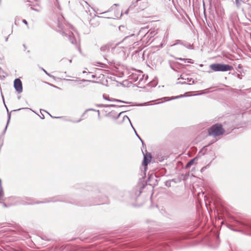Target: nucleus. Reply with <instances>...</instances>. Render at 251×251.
<instances>
[{"label":"nucleus","mask_w":251,"mask_h":251,"mask_svg":"<svg viewBox=\"0 0 251 251\" xmlns=\"http://www.w3.org/2000/svg\"><path fill=\"white\" fill-rule=\"evenodd\" d=\"M139 45V42H134L131 46H130L129 50L131 51L132 49H137Z\"/></svg>","instance_id":"obj_30"},{"label":"nucleus","mask_w":251,"mask_h":251,"mask_svg":"<svg viewBox=\"0 0 251 251\" xmlns=\"http://www.w3.org/2000/svg\"><path fill=\"white\" fill-rule=\"evenodd\" d=\"M44 111L48 113L52 118H56V119H61V118H63V117H53L51 115H50L47 111H46V110H44Z\"/></svg>","instance_id":"obj_46"},{"label":"nucleus","mask_w":251,"mask_h":251,"mask_svg":"<svg viewBox=\"0 0 251 251\" xmlns=\"http://www.w3.org/2000/svg\"><path fill=\"white\" fill-rule=\"evenodd\" d=\"M68 39L70 42L73 44H76V40L75 37L74 33L70 32L68 35Z\"/></svg>","instance_id":"obj_24"},{"label":"nucleus","mask_w":251,"mask_h":251,"mask_svg":"<svg viewBox=\"0 0 251 251\" xmlns=\"http://www.w3.org/2000/svg\"><path fill=\"white\" fill-rule=\"evenodd\" d=\"M180 77L181 79H183V80H187L188 82H191V81H192V84H194V83H195V81H194V80H193V79L192 78H191V77H184V76H182V75H181L180 76Z\"/></svg>","instance_id":"obj_32"},{"label":"nucleus","mask_w":251,"mask_h":251,"mask_svg":"<svg viewBox=\"0 0 251 251\" xmlns=\"http://www.w3.org/2000/svg\"><path fill=\"white\" fill-rule=\"evenodd\" d=\"M127 110H125V111H122L121 112H120L118 115L116 116V113L114 111H112L111 112H109L108 114H106V116L107 117H111L112 118H114L115 119H117L118 118H119V117L124 113L126 112Z\"/></svg>","instance_id":"obj_18"},{"label":"nucleus","mask_w":251,"mask_h":251,"mask_svg":"<svg viewBox=\"0 0 251 251\" xmlns=\"http://www.w3.org/2000/svg\"><path fill=\"white\" fill-rule=\"evenodd\" d=\"M197 159V158H194L190 160H189L186 164L185 168V169H188L191 166L193 165L195 161Z\"/></svg>","instance_id":"obj_26"},{"label":"nucleus","mask_w":251,"mask_h":251,"mask_svg":"<svg viewBox=\"0 0 251 251\" xmlns=\"http://www.w3.org/2000/svg\"><path fill=\"white\" fill-rule=\"evenodd\" d=\"M41 70H42L47 75L49 76L50 77L54 78V76L51 75L50 73H49L47 71H46L44 68H41Z\"/></svg>","instance_id":"obj_38"},{"label":"nucleus","mask_w":251,"mask_h":251,"mask_svg":"<svg viewBox=\"0 0 251 251\" xmlns=\"http://www.w3.org/2000/svg\"><path fill=\"white\" fill-rule=\"evenodd\" d=\"M135 35L134 34H132L129 36H127L125 37V38L123 39V42H126L127 41H128L130 40V39L135 38Z\"/></svg>","instance_id":"obj_28"},{"label":"nucleus","mask_w":251,"mask_h":251,"mask_svg":"<svg viewBox=\"0 0 251 251\" xmlns=\"http://www.w3.org/2000/svg\"><path fill=\"white\" fill-rule=\"evenodd\" d=\"M110 47L109 45L106 44L103 45L100 48L101 55L103 56V54H106V53L110 51Z\"/></svg>","instance_id":"obj_16"},{"label":"nucleus","mask_w":251,"mask_h":251,"mask_svg":"<svg viewBox=\"0 0 251 251\" xmlns=\"http://www.w3.org/2000/svg\"><path fill=\"white\" fill-rule=\"evenodd\" d=\"M58 27L60 28H62V24L59 22V21H58Z\"/></svg>","instance_id":"obj_50"},{"label":"nucleus","mask_w":251,"mask_h":251,"mask_svg":"<svg viewBox=\"0 0 251 251\" xmlns=\"http://www.w3.org/2000/svg\"><path fill=\"white\" fill-rule=\"evenodd\" d=\"M58 201L70 203L71 204H75L79 206H86L90 205L91 204V203H81L78 201L77 200H75L70 198L68 195H57L51 198L46 199L43 201H37L36 202L31 201L28 202V204H40L44 203H49L50 202H55Z\"/></svg>","instance_id":"obj_1"},{"label":"nucleus","mask_w":251,"mask_h":251,"mask_svg":"<svg viewBox=\"0 0 251 251\" xmlns=\"http://www.w3.org/2000/svg\"><path fill=\"white\" fill-rule=\"evenodd\" d=\"M68 251V249H65L64 250V251Z\"/></svg>","instance_id":"obj_64"},{"label":"nucleus","mask_w":251,"mask_h":251,"mask_svg":"<svg viewBox=\"0 0 251 251\" xmlns=\"http://www.w3.org/2000/svg\"><path fill=\"white\" fill-rule=\"evenodd\" d=\"M97 106L99 107H107V104H97Z\"/></svg>","instance_id":"obj_42"},{"label":"nucleus","mask_w":251,"mask_h":251,"mask_svg":"<svg viewBox=\"0 0 251 251\" xmlns=\"http://www.w3.org/2000/svg\"><path fill=\"white\" fill-rule=\"evenodd\" d=\"M106 187H101L99 189L95 188L93 190V192L89 193V200L91 199H100L102 197H107L108 192L106 190Z\"/></svg>","instance_id":"obj_6"},{"label":"nucleus","mask_w":251,"mask_h":251,"mask_svg":"<svg viewBox=\"0 0 251 251\" xmlns=\"http://www.w3.org/2000/svg\"><path fill=\"white\" fill-rule=\"evenodd\" d=\"M209 146L210 145L208 144V145L203 147L199 153H201L202 155L206 154L207 152L208 147H209Z\"/></svg>","instance_id":"obj_27"},{"label":"nucleus","mask_w":251,"mask_h":251,"mask_svg":"<svg viewBox=\"0 0 251 251\" xmlns=\"http://www.w3.org/2000/svg\"><path fill=\"white\" fill-rule=\"evenodd\" d=\"M245 8L248 9H250L251 8V4L250 3H246Z\"/></svg>","instance_id":"obj_45"},{"label":"nucleus","mask_w":251,"mask_h":251,"mask_svg":"<svg viewBox=\"0 0 251 251\" xmlns=\"http://www.w3.org/2000/svg\"><path fill=\"white\" fill-rule=\"evenodd\" d=\"M148 27L147 26L142 27L139 31L138 35L143 38V36L148 32Z\"/></svg>","instance_id":"obj_25"},{"label":"nucleus","mask_w":251,"mask_h":251,"mask_svg":"<svg viewBox=\"0 0 251 251\" xmlns=\"http://www.w3.org/2000/svg\"><path fill=\"white\" fill-rule=\"evenodd\" d=\"M146 227L148 228V231L150 232L153 231L156 228L157 226V224L155 222L150 220L146 221Z\"/></svg>","instance_id":"obj_13"},{"label":"nucleus","mask_w":251,"mask_h":251,"mask_svg":"<svg viewBox=\"0 0 251 251\" xmlns=\"http://www.w3.org/2000/svg\"><path fill=\"white\" fill-rule=\"evenodd\" d=\"M151 86L152 87H155L156 85L157 84V83L156 81H153L150 83Z\"/></svg>","instance_id":"obj_43"},{"label":"nucleus","mask_w":251,"mask_h":251,"mask_svg":"<svg viewBox=\"0 0 251 251\" xmlns=\"http://www.w3.org/2000/svg\"><path fill=\"white\" fill-rule=\"evenodd\" d=\"M241 67H242L241 65L240 64H239V65H238V68H241Z\"/></svg>","instance_id":"obj_63"},{"label":"nucleus","mask_w":251,"mask_h":251,"mask_svg":"<svg viewBox=\"0 0 251 251\" xmlns=\"http://www.w3.org/2000/svg\"><path fill=\"white\" fill-rule=\"evenodd\" d=\"M126 120H127L130 124L131 126H132V125L131 123V121L130 120V119H129V118L128 117V116H127L126 115H125L124 117H123V121H125Z\"/></svg>","instance_id":"obj_39"},{"label":"nucleus","mask_w":251,"mask_h":251,"mask_svg":"<svg viewBox=\"0 0 251 251\" xmlns=\"http://www.w3.org/2000/svg\"><path fill=\"white\" fill-rule=\"evenodd\" d=\"M176 84H189V85H191V83H187L185 81H183V82H181V81H179V82H177L176 83Z\"/></svg>","instance_id":"obj_44"},{"label":"nucleus","mask_w":251,"mask_h":251,"mask_svg":"<svg viewBox=\"0 0 251 251\" xmlns=\"http://www.w3.org/2000/svg\"><path fill=\"white\" fill-rule=\"evenodd\" d=\"M14 87L16 91L18 93H21L23 92V84L20 78H17L14 80Z\"/></svg>","instance_id":"obj_10"},{"label":"nucleus","mask_w":251,"mask_h":251,"mask_svg":"<svg viewBox=\"0 0 251 251\" xmlns=\"http://www.w3.org/2000/svg\"><path fill=\"white\" fill-rule=\"evenodd\" d=\"M176 59L177 60H179L183 61H184V58H182L181 57H176Z\"/></svg>","instance_id":"obj_51"},{"label":"nucleus","mask_w":251,"mask_h":251,"mask_svg":"<svg viewBox=\"0 0 251 251\" xmlns=\"http://www.w3.org/2000/svg\"><path fill=\"white\" fill-rule=\"evenodd\" d=\"M144 154V158L142 161V165L144 168L146 169L147 168L148 165L151 162V155L150 153L147 152Z\"/></svg>","instance_id":"obj_11"},{"label":"nucleus","mask_w":251,"mask_h":251,"mask_svg":"<svg viewBox=\"0 0 251 251\" xmlns=\"http://www.w3.org/2000/svg\"><path fill=\"white\" fill-rule=\"evenodd\" d=\"M177 45H181L185 47V48L189 49H193L192 45H191L190 43H188L185 41H182L180 40H177L176 41L175 43L172 46H175Z\"/></svg>","instance_id":"obj_14"},{"label":"nucleus","mask_w":251,"mask_h":251,"mask_svg":"<svg viewBox=\"0 0 251 251\" xmlns=\"http://www.w3.org/2000/svg\"><path fill=\"white\" fill-rule=\"evenodd\" d=\"M103 98L104 100H106L110 101H112V102H121V103H126V104H128V103H130V102L126 101H124V100H119V99H114V98H110L109 97L108 95H105V94L103 95Z\"/></svg>","instance_id":"obj_15"},{"label":"nucleus","mask_w":251,"mask_h":251,"mask_svg":"<svg viewBox=\"0 0 251 251\" xmlns=\"http://www.w3.org/2000/svg\"><path fill=\"white\" fill-rule=\"evenodd\" d=\"M210 154H211V156L212 157V160L210 162V163L207 164V165L203 167L201 170V172H203L204 170H205L207 168H208L209 166H210V163H211V162L215 159V153L213 152V151H211V152L210 153Z\"/></svg>","instance_id":"obj_23"},{"label":"nucleus","mask_w":251,"mask_h":251,"mask_svg":"<svg viewBox=\"0 0 251 251\" xmlns=\"http://www.w3.org/2000/svg\"><path fill=\"white\" fill-rule=\"evenodd\" d=\"M79 84H80V88H82V87H84V85H81V83H79Z\"/></svg>","instance_id":"obj_61"},{"label":"nucleus","mask_w":251,"mask_h":251,"mask_svg":"<svg viewBox=\"0 0 251 251\" xmlns=\"http://www.w3.org/2000/svg\"><path fill=\"white\" fill-rule=\"evenodd\" d=\"M23 47H24V48H25V50L26 49V48H26V46H25V45L24 44V45H23Z\"/></svg>","instance_id":"obj_59"},{"label":"nucleus","mask_w":251,"mask_h":251,"mask_svg":"<svg viewBox=\"0 0 251 251\" xmlns=\"http://www.w3.org/2000/svg\"><path fill=\"white\" fill-rule=\"evenodd\" d=\"M209 68L214 72H226L233 69L231 65L219 63L211 64Z\"/></svg>","instance_id":"obj_7"},{"label":"nucleus","mask_w":251,"mask_h":251,"mask_svg":"<svg viewBox=\"0 0 251 251\" xmlns=\"http://www.w3.org/2000/svg\"><path fill=\"white\" fill-rule=\"evenodd\" d=\"M157 33L154 30H149L143 36V38H141V41L143 43L146 44L151 43L150 40L151 38L153 37Z\"/></svg>","instance_id":"obj_8"},{"label":"nucleus","mask_w":251,"mask_h":251,"mask_svg":"<svg viewBox=\"0 0 251 251\" xmlns=\"http://www.w3.org/2000/svg\"><path fill=\"white\" fill-rule=\"evenodd\" d=\"M114 50L116 52L122 53L123 55H125L126 48L124 47H120L117 45Z\"/></svg>","instance_id":"obj_20"},{"label":"nucleus","mask_w":251,"mask_h":251,"mask_svg":"<svg viewBox=\"0 0 251 251\" xmlns=\"http://www.w3.org/2000/svg\"><path fill=\"white\" fill-rule=\"evenodd\" d=\"M131 79H132L134 81H137L138 80L139 77V74H136L133 73L131 75Z\"/></svg>","instance_id":"obj_29"},{"label":"nucleus","mask_w":251,"mask_h":251,"mask_svg":"<svg viewBox=\"0 0 251 251\" xmlns=\"http://www.w3.org/2000/svg\"><path fill=\"white\" fill-rule=\"evenodd\" d=\"M147 185V183L144 180H140L130 190L126 192L127 199L131 201H136L140 196L142 190Z\"/></svg>","instance_id":"obj_3"},{"label":"nucleus","mask_w":251,"mask_h":251,"mask_svg":"<svg viewBox=\"0 0 251 251\" xmlns=\"http://www.w3.org/2000/svg\"><path fill=\"white\" fill-rule=\"evenodd\" d=\"M130 105H116V104H107V107H130Z\"/></svg>","instance_id":"obj_31"},{"label":"nucleus","mask_w":251,"mask_h":251,"mask_svg":"<svg viewBox=\"0 0 251 251\" xmlns=\"http://www.w3.org/2000/svg\"><path fill=\"white\" fill-rule=\"evenodd\" d=\"M23 23L27 25H28V23L26 20H25V19L23 20Z\"/></svg>","instance_id":"obj_52"},{"label":"nucleus","mask_w":251,"mask_h":251,"mask_svg":"<svg viewBox=\"0 0 251 251\" xmlns=\"http://www.w3.org/2000/svg\"><path fill=\"white\" fill-rule=\"evenodd\" d=\"M88 111H96V110L93 109V108H89V109H87L85 110V112H87Z\"/></svg>","instance_id":"obj_49"},{"label":"nucleus","mask_w":251,"mask_h":251,"mask_svg":"<svg viewBox=\"0 0 251 251\" xmlns=\"http://www.w3.org/2000/svg\"><path fill=\"white\" fill-rule=\"evenodd\" d=\"M80 81H83V82H91L92 81L91 80H86V79H82Z\"/></svg>","instance_id":"obj_53"},{"label":"nucleus","mask_w":251,"mask_h":251,"mask_svg":"<svg viewBox=\"0 0 251 251\" xmlns=\"http://www.w3.org/2000/svg\"><path fill=\"white\" fill-rule=\"evenodd\" d=\"M103 57L104 60H106V62L108 63L110 66H115L116 62L114 59L107 58L108 56L106 54H103Z\"/></svg>","instance_id":"obj_22"},{"label":"nucleus","mask_w":251,"mask_h":251,"mask_svg":"<svg viewBox=\"0 0 251 251\" xmlns=\"http://www.w3.org/2000/svg\"><path fill=\"white\" fill-rule=\"evenodd\" d=\"M97 64H98L97 66H98L99 67H102V68H106V69L109 68L108 67L107 65H106L105 63L98 62H97Z\"/></svg>","instance_id":"obj_34"},{"label":"nucleus","mask_w":251,"mask_h":251,"mask_svg":"<svg viewBox=\"0 0 251 251\" xmlns=\"http://www.w3.org/2000/svg\"><path fill=\"white\" fill-rule=\"evenodd\" d=\"M132 126V128L134 129V132H135V134H136V135L137 136V137L139 139H140V136L137 134V133L136 131L135 130V129L134 127L133 126Z\"/></svg>","instance_id":"obj_48"},{"label":"nucleus","mask_w":251,"mask_h":251,"mask_svg":"<svg viewBox=\"0 0 251 251\" xmlns=\"http://www.w3.org/2000/svg\"><path fill=\"white\" fill-rule=\"evenodd\" d=\"M241 2L245 3L244 0H235V5L237 8H239L240 7Z\"/></svg>","instance_id":"obj_33"},{"label":"nucleus","mask_w":251,"mask_h":251,"mask_svg":"<svg viewBox=\"0 0 251 251\" xmlns=\"http://www.w3.org/2000/svg\"><path fill=\"white\" fill-rule=\"evenodd\" d=\"M26 3V5L27 7H30V8L36 11H38L39 10L36 8H35L34 7L36 6H38V1L37 0H24Z\"/></svg>","instance_id":"obj_12"},{"label":"nucleus","mask_w":251,"mask_h":251,"mask_svg":"<svg viewBox=\"0 0 251 251\" xmlns=\"http://www.w3.org/2000/svg\"><path fill=\"white\" fill-rule=\"evenodd\" d=\"M139 73V77L138 79V82H141L143 80L144 75L142 74V72L141 71H140Z\"/></svg>","instance_id":"obj_37"},{"label":"nucleus","mask_w":251,"mask_h":251,"mask_svg":"<svg viewBox=\"0 0 251 251\" xmlns=\"http://www.w3.org/2000/svg\"><path fill=\"white\" fill-rule=\"evenodd\" d=\"M4 192L1 186V180L0 179V202L4 207H8L18 203L24 204L21 201L19 197H10L7 198L3 199Z\"/></svg>","instance_id":"obj_4"},{"label":"nucleus","mask_w":251,"mask_h":251,"mask_svg":"<svg viewBox=\"0 0 251 251\" xmlns=\"http://www.w3.org/2000/svg\"><path fill=\"white\" fill-rule=\"evenodd\" d=\"M188 96H189L187 95L185 93L184 94L180 95L179 96H175V97H165L162 98L161 99L164 100L165 101H169L171 100H176V99H179V98H183V97H188Z\"/></svg>","instance_id":"obj_17"},{"label":"nucleus","mask_w":251,"mask_h":251,"mask_svg":"<svg viewBox=\"0 0 251 251\" xmlns=\"http://www.w3.org/2000/svg\"><path fill=\"white\" fill-rule=\"evenodd\" d=\"M148 59L151 61L152 65H157L158 63H161L160 56L155 52L150 53L148 55Z\"/></svg>","instance_id":"obj_9"},{"label":"nucleus","mask_w":251,"mask_h":251,"mask_svg":"<svg viewBox=\"0 0 251 251\" xmlns=\"http://www.w3.org/2000/svg\"><path fill=\"white\" fill-rule=\"evenodd\" d=\"M87 112H85V111H84V112L81 115V117H83L84 115L85 114V113H86Z\"/></svg>","instance_id":"obj_60"},{"label":"nucleus","mask_w":251,"mask_h":251,"mask_svg":"<svg viewBox=\"0 0 251 251\" xmlns=\"http://www.w3.org/2000/svg\"><path fill=\"white\" fill-rule=\"evenodd\" d=\"M143 49V48L141 47V46L140 47H138L137 49V50H135L133 52V54H137L138 52H139L140 51H141Z\"/></svg>","instance_id":"obj_35"},{"label":"nucleus","mask_w":251,"mask_h":251,"mask_svg":"<svg viewBox=\"0 0 251 251\" xmlns=\"http://www.w3.org/2000/svg\"><path fill=\"white\" fill-rule=\"evenodd\" d=\"M125 28V26L124 25H120L119 27V30H122V28Z\"/></svg>","instance_id":"obj_54"},{"label":"nucleus","mask_w":251,"mask_h":251,"mask_svg":"<svg viewBox=\"0 0 251 251\" xmlns=\"http://www.w3.org/2000/svg\"><path fill=\"white\" fill-rule=\"evenodd\" d=\"M219 235H216V241H219Z\"/></svg>","instance_id":"obj_56"},{"label":"nucleus","mask_w":251,"mask_h":251,"mask_svg":"<svg viewBox=\"0 0 251 251\" xmlns=\"http://www.w3.org/2000/svg\"><path fill=\"white\" fill-rule=\"evenodd\" d=\"M42 239L45 240H47V241H50V240H51V239L50 238H47L46 236H43L42 237Z\"/></svg>","instance_id":"obj_47"},{"label":"nucleus","mask_w":251,"mask_h":251,"mask_svg":"<svg viewBox=\"0 0 251 251\" xmlns=\"http://www.w3.org/2000/svg\"><path fill=\"white\" fill-rule=\"evenodd\" d=\"M225 132L221 124L216 123L212 125L208 129V133L209 136L217 137L222 135Z\"/></svg>","instance_id":"obj_5"},{"label":"nucleus","mask_w":251,"mask_h":251,"mask_svg":"<svg viewBox=\"0 0 251 251\" xmlns=\"http://www.w3.org/2000/svg\"><path fill=\"white\" fill-rule=\"evenodd\" d=\"M65 120L66 121H69V122H72V123H79V122H80V121H82V119H79L78 120H77L76 121H75L72 120L71 119H65Z\"/></svg>","instance_id":"obj_40"},{"label":"nucleus","mask_w":251,"mask_h":251,"mask_svg":"<svg viewBox=\"0 0 251 251\" xmlns=\"http://www.w3.org/2000/svg\"><path fill=\"white\" fill-rule=\"evenodd\" d=\"M96 15H95V17H93L89 20V24L91 26L93 27H95L98 26L100 25V22L99 21L95 18Z\"/></svg>","instance_id":"obj_19"},{"label":"nucleus","mask_w":251,"mask_h":251,"mask_svg":"<svg viewBox=\"0 0 251 251\" xmlns=\"http://www.w3.org/2000/svg\"><path fill=\"white\" fill-rule=\"evenodd\" d=\"M40 117L42 119H44L45 118V117H44V115L42 114V116H40Z\"/></svg>","instance_id":"obj_57"},{"label":"nucleus","mask_w":251,"mask_h":251,"mask_svg":"<svg viewBox=\"0 0 251 251\" xmlns=\"http://www.w3.org/2000/svg\"><path fill=\"white\" fill-rule=\"evenodd\" d=\"M2 99H3V103H4V106H5V107L6 108V107H7V106H6V104H5V103L4 97H3V96L2 95Z\"/></svg>","instance_id":"obj_55"},{"label":"nucleus","mask_w":251,"mask_h":251,"mask_svg":"<svg viewBox=\"0 0 251 251\" xmlns=\"http://www.w3.org/2000/svg\"><path fill=\"white\" fill-rule=\"evenodd\" d=\"M184 63H190V64L194 63L193 60L192 59H187V58H184Z\"/></svg>","instance_id":"obj_36"},{"label":"nucleus","mask_w":251,"mask_h":251,"mask_svg":"<svg viewBox=\"0 0 251 251\" xmlns=\"http://www.w3.org/2000/svg\"><path fill=\"white\" fill-rule=\"evenodd\" d=\"M227 227L233 230L241 231L251 236V222L248 221L233 218L231 219L230 224H228Z\"/></svg>","instance_id":"obj_2"},{"label":"nucleus","mask_w":251,"mask_h":251,"mask_svg":"<svg viewBox=\"0 0 251 251\" xmlns=\"http://www.w3.org/2000/svg\"><path fill=\"white\" fill-rule=\"evenodd\" d=\"M45 83L46 84L49 85L50 86L52 87H54V88H57V89H60V88L59 87H57V86H55V85H53L52 84H51V83H50L47 82H46Z\"/></svg>","instance_id":"obj_41"},{"label":"nucleus","mask_w":251,"mask_h":251,"mask_svg":"<svg viewBox=\"0 0 251 251\" xmlns=\"http://www.w3.org/2000/svg\"><path fill=\"white\" fill-rule=\"evenodd\" d=\"M139 140L142 142V145H143V146H144V141L141 137H140V139H139Z\"/></svg>","instance_id":"obj_58"},{"label":"nucleus","mask_w":251,"mask_h":251,"mask_svg":"<svg viewBox=\"0 0 251 251\" xmlns=\"http://www.w3.org/2000/svg\"><path fill=\"white\" fill-rule=\"evenodd\" d=\"M134 3H132L128 8V9L125 11V14H127L130 11H131L132 13H135L138 12V8L134 7Z\"/></svg>","instance_id":"obj_21"},{"label":"nucleus","mask_w":251,"mask_h":251,"mask_svg":"<svg viewBox=\"0 0 251 251\" xmlns=\"http://www.w3.org/2000/svg\"><path fill=\"white\" fill-rule=\"evenodd\" d=\"M119 4H114L112 6H118ZM113 7H111V8H112Z\"/></svg>","instance_id":"obj_62"}]
</instances>
